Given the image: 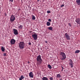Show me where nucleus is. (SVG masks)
Segmentation results:
<instances>
[{"label": "nucleus", "mask_w": 80, "mask_h": 80, "mask_svg": "<svg viewBox=\"0 0 80 80\" xmlns=\"http://www.w3.org/2000/svg\"><path fill=\"white\" fill-rule=\"evenodd\" d=\"M13 32L14 34L15 35H17L18 34V30H17V29H13Z\"/></svg>", "instance_id": "obj_7"}, {"label": "nucleus", "mask_w": 80, "mask_h": 80, "mask_svg": "<svg viewBox=\"0 0 80 80\" xmlns=\"http://www.w3.org/2000/svg\"><path fill=\"white\" fill-rule=\"evenodd\" d=\"M64 37L66 38V39H67L68 40H70V38L68 33H65L64 35Z\"/></svg>", "instance_id": "obj_5"}, {"label": "nucleus", "mask_w": 80, "mask_h": 80, "mask_svg": "<svg viewBox=\"0 0 80 80\" xmlns=\"http://www.w3.org/2000/svg\"><path fill=\"white\" fill-rule=\"evenodd\" d=\"M57 77H58V78H60L61 75H60V74H58L57 75Z\"/></svg>", "instance_id": "obj_18"}, {"label": "nucleus", "mask_w": 80, "mask_h": 80, "mask_svg": "<svg viewBox=\"0 0 80 80\" xmlns=\"http://www.w3.org/2000/svg\"><path fill=\"white\" fill-rule=\"evenodd\" d=\"M47 13H51V12L50 11H48Z\"/></svg>", "instance_id": "obj_24"}, {"label": "nucleus", "mask_w": 80, "mask_h": 80, "mask_svg": "<svg viewBox=\"0 0 80 80\" xmlns=\"http://www.w3.org/2000/svg\"><path fill=\"white\" fill-rule=\"evenodd\" d=\"M1 50L2 52H5V48L3 47H1Z\"/></svg>", "instance_id": "obj_13"}, {"label": "nucleus", "mask_w": 80, "mask_h": 80, "mask_svg": "<svg viewBox=\"0 0 80 80\" xmlns=\"http://www.w3.org/2000/svg\"><path fill=\"white\" fill-rule=\"evenodd\" d=\"M70 65L71 66V67L72 68L73 67V63H69Z\"/></svg>", "instance_id": "obj_23"}, {"label": "nucleus", "mask_w": 80, "mask_h": 80, "mask_svg": "<svg viewBox=\"0 0 80 80\" xmlns=\"http://www.w3.org/2000/svg\"><path fill=\"white\" fill-rule=\"evenodd\" d=\"M69 61L70 62V63H73V61H72V59H69Z\"/></svg>", "instance_id": "obj_22"}, {"label": "nucleus", "mask_w": 80, "mask_h": 80, "mask_svg": "<svg viewBox=\"0 0 80 80\" xmlns=\"http://www.w3.org/2000/svg\"><path fill=\"white\" fill-rule=\"evenodd\" d=\"M80 52V51L79 50H76L75 51V53H78Z\"/></svg>", "instance_id": "obj_20"}, {"label": "nucleus", "mask_w": 80, "mask_h": 80, "mask_svg": "<svg viewBox=\"0 0 80 80\" xmlns=\"http://www.w3.org/2000/svg\"><path fill=\"white\" fill-rule=\"evenodd\" d=\"M3 56H4V57H5V56H7V54H6V53H4L3 54Z\"/></svg>", "instance_id": "obj_26"}, {"label": "nucleus", "mask_w": 80, "mask_h": 80, "mask_svg": "<svg viewBox=\"0 0 80 80\" xmlns=\"http://www.w3.org/2000/svg\"><path fill=\"white\" fill-rule=\"evenodd\" d=\"M48 21H49V22H51V20L50 19H48Z\"/></svg>", "instance_id": "obj_28"}, {"label": "nucleus", "mask_w": 80, "mask_h": 80, "mask_svg": "<svg viewBox=\"0 0 80 80\" xmlns=\"http://www.w3.org/2000/svg\"><path fill=\"white\" fill-rule=\"evenodd\" d=\"M29 76L31 77V78H33V72H30L29 73Z\"/></svg>", "instance_id": "obj_9"}, {"label": "nucleus", "mask_w": 80, "mask_h": 80, "mask_svg": "<svg viewBox=\"0 0 80 80\" xmlns=\"http://www.w3.org/2000/svg\"><path fill=\"white\" fill-rule=\"evenodd\" d=\"M29 62H28V63H29Z\"/></svg>", "instance_id": "obj_35"}, {"label": "nucleus", "mask_w": 80, "mask_h": 80, "mask_svg": "<svg viewBox=\"0 0 80 80\" xmlns=\"http://www.w3.org/2000/svg\"><path fill=\"white\" fill-rule=\"evenodd\" d=\"M40 0H38V2H39Z\"/></svg>", "instance_id": "obj_34"}, {"label": "nucleus", "mask_w": 80, "mask_h": 80, "mask_svg": "<svg viewBox=\"0 0 80 80\" xmlns=\"http://www.w3.org/2000/svg\"><path fill=\"white\" fill-rule=\"evenodd\" d=\"M10 42L11 45H14L15 43V42H16V41L14 39H12L11 40Z\"/></svg>", "instance_id": "obj_6"}, {"label": "nucleus", "mask_w": 80, "mask_h": 80, "mask_svg": "<svg viewBox=\"0 0 80 80\" xmlns=\"http://www.w3.org/2000/svg\"><path fill=\"white\" fill-rule=\"evenodd\" d=\"M48 29H49L50 30H52V29H53V28H52V27H50L49 28H48Z\"/></svg>", "instance_id": "obj_17"}, {"label": "nucleus", "mask_w": 80, "mask_h": 80, "mask_svg": "<svg viewBox=\"0 0 80 80\" xmlns=\"http://www.w3.org/2000/svg\"><path fill=\"white\" fill-rule=\"evenodd\" d=\"M75 22L78 23V24H80V18H77L75 20Z\"/></svg>", "instance_id": "obj_10"}, {"label": "nucleus", "mask_w": 80, "mask_h": 80, "mask_svg": "<svg viewBox=\"0 0 80 80\" xmlns=\"http://www.w3.org/2000/svg\"><path fill=\"white\" fill-rule=\"evenodd\" d=\"M47 25L48 26H50V22H47Z\"/></svg>", "instance_id": "obj_16"}, {"label": "nucleus", "mask_w": 80, "mask_h": 80, "mask_svg": "<svg viewBox=\"0 0 80 80\" xmlns=\"http://www.w3.org/2000/svg\"><path fill=\"white\" fill-rule=\"evenodd\" d=\"M48 67L49 68V69H52V66H51L50 65L48 64Z\"/></svg>", "instance_id": "obj_19"}, {"label": "nucleus", "mask_w": 80, "mask_h": 80, "mask_svg": "<svg viewBox=\"0 0 80 80\" xmlns=\"http://www.w3.org/2000/svg\"><path fill=\"white\" fill-rule=\"evenodd\" d=\"M76 2L77 5H80V0H76Z\"/></svg>", "instance_id": "obj_11"}, {"label": "nucleus", "mask_w": 80, "mask_h": 80, "mask_svg": "<svg viewBox=\"0 0 80 80\" xmlns=\"http://www.w3.org/2000/svg\"><path fill=\"white\" fill-rule=\"evenodd\" d=\"M61 55L62 57V58H61V60H65V59L66 58V55L63 52H61Z\"/></svg>", "instance_id": "obj_3"}, {"label": "nucleus", "mask_w": 80, "mask_h": 80, "mask_svg": "<svg viewBox=\"0 0 80 80\" xmlns=\"http://www.w3.org/2000/svg\"><path fill=\"white\" fill-rule=\"evenodd\" d=\"M19 47L21 49H23L24 48V42H20L19 44Z\"/></svg>", "instance_id": "obj_2"}, {"label": "nucleus", "mask_w": 80, "mask_h": 80, "mask_svg": "<svg viewBox=\"0 0 80 80\" xmlns=\"http://www.w3.org/2000/svg\"><path fill=\"white\" fill-rule=\"evenodd\" d=\"M69 26H70V27H72V25L71 24L69 23Z\"/></svg>", "instance_id": "obj_29"}, {"label": "nucleus", "mask_w": 80, "mask_h": 80, "mask_svg": "<svg viewBox=\"0 0 80 80\" xmlns=\"http://www.w3.org/2000/svg\"><path fill=\"white\" fill-rule=\"evenodd\" d=\"M10 2H13V0H10Z\"/></svg>", "instance_id": "obj_32"}, {"label": "nucleus", "mask_w": 80, "mask_h": 80, "mask_svg": "<svg viewBox=\"0 0 80 80\" xmlns=\"http://www.w3.org/2000/svg\"><path fill=\"white\" fill-rule=\"evenodd\" d=\"M62 70H63V69H64V68H63V67H62Z\"/></svg>", "instance_id": "obj_33"}, {"label": "nucleus", "mask_w": 80, "mask_h": 80, "mask_svg": "<svg viewBox=\"0 0 80 80\" xmlns=\"http://www.w3.org/2000/svg\"><path fill=\"white\" fill-rule=\"evenodd\" d=\"M28 45H32V43H31L30 42H29L28 43Z\"/></svg>", "instance_id": "obj_27"}, {"label": "nucleus", "mask_w": 80, "mask_h": 80, "mask_svg": "<svg viewBox=\"0 0 80 80\" xmlns=\"http://www.w3.org/2000/svg\"><path fill=\"white\" fill-rule=\"evenodd\" d=\"M15 20V17L13 15H12L10 18V20L11 22H13Z\"/></svg>", "instance_id": "obj_4"}, {"label": "nucleus", "mask_w": 80, "mask_h": 80, "mask_svg": "<svg viewBox=\"0 0 80 80\" xmlns=\"http://www.w3.org/2000/svg\"><path fill=\"white\" fill-rule=\"evenodd\" d=\"M32 20H35V16H34V15H32Z\"/></svg>", "instance_id": "obj_21"}, {"label": "nucleus", "mask_w": 80, "mask_h": 80, "mask_svg": "<svg viewBox=\"0 0 80 80\" xmlns=\"http://www.w3.org/2000/svg\"><path fill=\"white\" fill-rule=\"evenodd\" d=\"M62 71H63V70H62Z\"/></svg>", "instance_id": "obj_36"}, {"label": "nucleus", "mask_w": 80, "mask_h": 80, "mask_svg": "<svg viewBox=\"0 0 80 80\" xmlns=\"http://www.w3.org/2000/svg\"><path fill=\"white\" fill-rule=\"evenodd\" d=\"M36 59L38 65H40L42 63V59L41 58V56L39 55L37 56Z\"/></svg>", "instance_id": "obj_1"}, {"label": "nucleus", "mask_w": 80, "mask_h": 80, "mask_svg": "<svg viewBox=\"0 0 80 80\" xmlns=\"http://www.w3.org/2000/svg\"><path fill=\"white\" fill-rule=\"evenodd\" d=\"M64 7V5L62 4L61 6V7Z\"/></svg>", "instance_id": "obj_30"}, {"label": "nucleus", "mask_w": 80, "mask_h": 80, "mask_svg": "<svg viewBox=\"0 0 80 80\" xmlns=\"http://www.w3.org/2000/svg\"><path fill=\"white\" fill-rule=\"evenodd\" d=\"M18 28H20V29H22V28H23V26L22 25H20V26H18Z\"/></svg>", "instance_id": "obj_15"}, {"label": "nucleus", "mask_w": 80, "mask_h": 80, "mask_svg": "<svg viewBox=\"0 0 80 80\" xmlns=\"http://www.w3.org/2000/svg\"><path fill=\"white\" fill-rule=\"evenodd\" d=\"M24 78V77L22 75L21 76L20 78H19V80H22Z\"/></svg>", "instance_id": "obj_12"}, {"label": "nucleus", "mask_w": 80, "mask_h": 80, "mask_svg": "<svg viewBox=\"0 0 80 80\" xmlns=\"http://www.w3.org/2000/svg\"><path fill=\"white\" fill-rule=\"evenodd\" d=\"M50 80H53V78L51 77L50 78Z\"/></svg>", "instance_id": "obj_25"}, {"label": "nucleus", "mask_w": 80, "mask_h": 80, "mask_svg": "<svg viewBox=\"0 0 80 80\" xmlns=\"http://www.w3.org/2000/svg\"><path fill=\"white\" fill-rule=\"evenodd\" d=\"M45 42V43H48V42L47 41H46Z\"/></svg>", "instance_id": "obj_31"}, {"label": "nucleus", "mask_w": 80, "mask_h": 80, "mask_svg": "<svg viewBox=\"0 0 80 80\" xmlns=\"http://www.w3.org/2000/svg\"><path fill=\"white\" fill-rule=\"evenodd\" d=\"M32 36L35 40H36L37 39L38 36L37 34H32Z\"/></svg>", "instance_id": "obj_8"}, {"label": "nucleus", "mask_w": 80, "mask_h": 80, "mask_svg": "<svg viewBox=\"0 0 80 80\" xmlns=\"http://www.w3.org/2000/svg\"><path fill=\"white\" fill-rule=\"evenodd\" d=\"M42 80H48V78L47 77H43L42 78Z\"/></svg>", "instance_id": "obj_14"}]
</instances>
